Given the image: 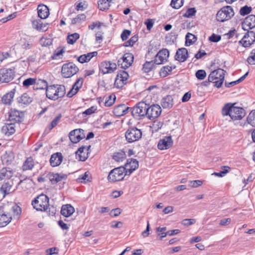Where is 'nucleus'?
<instances>
[{
    "mask_svg": "<svg viewBox=\"0 0 255 255\" xmlns=\"http://www.w3.org/2000/svg\"><path fill=\"white\" fill-rule=\"evenodd\" d=\"M234 104H225L222 109V114L223 116H229L234 121L240 120L245 116V111L242 108L235 107Z\"/></svg>",
    "mask_w": 255,
    "mask_h": 255,
    "instance_id": "nucleus-1",
    "label": "nucleus"
},
{
    "mask_svg": "<svg viewBox=\"0 0 255 255\" xmlns=\"http://www.w3.org/2000/svg\"><path fill=\"white\" fill-rule=\"evenodd\" d=\"M226 71L219 68L211 72L208 76V80L215 84L217 88H220L224 81Z\"/></svg>",
    "mask_w": 255,
    "mask_h": 255,
    "instance_id": "nucleus-2",
    "label": "nucleus"
},
{
    "mask_svg": "<svg viewBox=\"0 0 255 255\" xmlns=\"http://www.w3.org/2000/svg\"><path fill=\"white\" fill-rule=\"evenodd\" d=\"M32 205L37 211H46L49 206V198L46 195L41 194L32 201Z\"/></svg>",
    "mask_w": 255,
    "mask_h": 255,
    "instance_id": "nucleus-3",
    "label": "nucleus"
},
{
    "mask_svg": "<svg viewBox=\"0 0 255 255\" xmlns=\"http://www.w3.org/2000/svg\"><path fill=\"white\" fill-rule=\"evenodd\" d=\"M148 105L145 102H139L135 106L131 108L130 112L132 116L135 119H139L141 117H147Z\"/></svg>",
    "mask_w": 255,
    "mask_h": 255,
    "instance_id": "nucleus-4",
    "label": "nucleus"
},
{
    "mask_svg": "<svg viewBox=\"0 0 255 255\" xmlns=\"http://www.w3.org/2000/svg\"><path fill=\"white\" fill-rule=\"evenodd\" d=\"M126 168L120 166L112 169L109 173L108 179L110 182H115L123 180L126 175Z\"/></svg>",
    "mask_w": 255,
    "mask_h": 255,
    "instance_id": "nucleus-5",
    "label": "nucleus"
},
{
    "mask_svg": "<svg viewBox=\"0 0 255 255\" xmlns=\"http://www.w3.org/2000/svg\"><path fill=\"white\" fill-rule=\"evenodd\" d=\"M234 15V11L231 6L223 7L216 14L217 21L224 22L231 19Z\"/></svg>",
    "mask_w": 255,
    "mask_h": 255,
    "instance_id": "nucleus-6",
    "label": "nucleus"
},
{
    "mask_svg": "<svg viewBox=\"0 0 255 255\" xmlns=\"http://www.w3.org/2000/svg\"><path fill=\"white\" fill-rule=\"evenodd\" d=\"M79 71L78 67L73 62L64 64L62 67L61 74L64 78H70Z\"/></svg>",
    "mask_w": 255,
    "mask_h": 255,
    "instance_id": "nucleus-7",
    "label": "nucleus"
},
{
    "mask_svg": "<svg viewBox=\"0 0 255 255\" xmlns=\"http://www.w3.org/2000/svg\"><path fill=\"white\" fill-rule=\"evenodd\" d=\"M142 136L140 129L136 128H129L125 133L126 140L129 143L133 142L138 140Z\"/></svg>",
    "mask_w": 255,
    "mask_h": 255,
    "instance_id": "nucleus-8",
    "label": "nucleus"
},
{
    "mask_svg": "<svg viewBox=\"0 0 255 255\" xmlns=\"http://www.w3.org/2000/svg\"><path fill=\"white\" fill-rule=\"evenodd\" d=\"M14 68H4L0 70V81L8 83L12 80L15 76Z\"/></svg>",
    "mask_w": 255,
    "mask_h": 255,
    "instance_id": "nucleus-9",
    "label": "nucleus"
},
{
    "mask_svg": "<svg viewBox=\"0 0 255 255\" xmlns=\"http://www.w3.org/2000/svg\"><path fill=\"white\" fill-rule=\"evenodd\" d=\"M133 58V55L131 53H126L118 60V65L119 66H121L122 68L126 69L132 64Z\"/></svg>",
    "mask_w": 255,
    "mask_h": 255,
    "instance_id": "nucleus-10",
    "label": "nucleus"
},
{
    "mask_svg": "<svg viewBox=\"0 0 255 255\" xmlns=\"http://www.w3.org/2000/svg\"><path fill=\"white\" fill-rule=\"evenodd\" d=\"M255 41V32L248 31L239 43L244 47H249Z\"/></svg>",
    "mask_w": 255,
    "mask_h": 255,
    "instance_id": "nucleus-11",
    "label": "nucleus"
},
{
    "mask_svg": "<svg viewBox=\"0 0 255 255\" xmlns=\"http://www.w3.org/2000/svg\"><path fill=\"white\" fill-rule=\"evenodd\" d=\"M161 113V108L159 105L153 104L149 106L148 105L147 118L148 119L153 120L158 118L160 115Z\"/></svg>",
    "mask_w": 255,
    "mask_h": 255,
    "instance_id": "nucleus-12",
    "label": "nucleus"
},
{
    "mask_svg": "<svg viewBox=\"0 0 255 255\" xmlns=\"http://www.w3.org/2000/svg\"><path fill=\"white\" fill-rule=\"evenodd\" d=\"M128 77V73L124 70L120 71L117 75L115 86L118 88H122L126 83Z\"/></svg>",
    "mask_w": 255,
    "mask_h": 255,
    "instance_id": "nucleus-13",
    "label": "nucleus"
},
{
    "mask_svg": "<svg viewBox=\"0 0 255 255\" xmlns=\"http://www.w3.org/2000/svg\"><path fill=\"white\" fill-rule=\"evenodd\" d=\"M71 141L76 143L85 137L84 130L82 129H76L72 130L69 134Z\"/></svg>",
    "mask_w": 255,
    "mask_h": 255,
    "instance_id": "nucleus-14",
    "label": "nucleus"
},
{
    "mask_svg": "<svg viewBox=\"0 0 255 255\" xmlns=\"http://www.w3.org/2000/svg\"><path fill=\"white\" fill-rule=\"evenodd\" d=\"M117 69V65L110 61L102 62L100 66V70L104 74L111 73Z\"/></svg>",
    "mask_w": 255,
    "mask_h": 255,
    "instance_id": "nucleus-15",
    "label": "nucleus"
},
{
    "mask_svg": "<svg viewBox=\"0 0 255 255\" xmlns=\"http://www.w3.org/2000/svg\"><path fill=\"white\" fill-rule=\"evenodd\" d=\"M169 52L167 49H162L160 50L155 57L154 63L155 64H161L167 61L169 57Z\"/></svg>",
    "mask_w": 255,
    "mask_h": 255,
    "instance_id": "nucleus-16",
    "label": "nucleus"
},
{
    "mask_svg": "<svg viewBox=\"0 0 255 255\" xmlns=\"http://www.w3.org/2000/svg\"><path fill=\"white\" fill-rule=\"evenodd\" d=\"M138 167V161L133 158L127 159L125 168H126V175H129Z\"/></svg>",
    "mask_w": 255,
    "mask_h": 255,
    "instance_id": "nucleus-17",
    "label": "nucleus"
},
{
    "mask_svg": "<svg viewBox=\"0 0 255 255\" xmlns=\"http://www.w3.org/2000/svg\"><path fill=\"white\" fill-rule=\"evenodd\" d=\"M173 145V140L171 136H165L159 140L157 147L160 150L167 149Z\"/></svg>",
    "mask_w": 255,
    "mask_h": 255,
    "instance_id": "nucleus-18",
    "label": "nucleus"
},
{
    "mask_svg": "<svg viewBox=\"0 0 255 255\" xmlns=\"http://www.w3.org/2000/svg\"><path fill=\"white\" fill-rule=\"evenodd\" d=\"M131 108L128 107L125 104H120L114 108L113 114L117 117H121L127 114L128 111H130Z\"/></svg>",
    "mask_w": 255,
    "mask_h": 255,
    "instance_id": "nucleus-19",
    "label": "nucleus"
},
{
    "mask_svg": "<svg viewBox=\"0 0 255 255\" xmlns=\"http://www.w3.org/2000/svg\"><path fill=\"white\" fill-rule=\"evenodd\" d=\"M255 27V15L251 14L246 17L243 22V28L248 30Z\"/></svg>",
    "mask_w": 255,
    "mask_h": 255,
    "instance_id": "nucleus-20",
    "label": "nucleus"
},
{
    "mask_svg": "<svg viewBox=\"0 0 255 255\" xmlns=\"http://www.w3.org/2000/svg\"><path fill=\"white\" fill-rule=\"evenodd\" d=\"M188 56V51L186 48H179L175 55V59L179 62H183L187 60Z\"/></svg>",
    "mask_w": 255,
    "mask_h": 255,
    "instance_id": "nucleus-21",
    "label": "nucleus"
},
{
    "mask_svg": "<svg viewBox=\"0 0 255 255\" xmlns=\"http://www.w3.org/2000/svg\"><path fill=\"white\" fill-rule=\"evenodd\" d=\"M63 155L61 152L53 153L50 157V163L52 167L59 166L63 160Z\"/></svg>",
    "mask_w": 255,
    "mask_h": 255,
    "instance_id": "nucleus-22",
    "label": "nucleus"
},
{
    "mask_svg": "<svg viewBox=\"0 0 255 255\" xmlns=\"http://www.w3.org/2000/svg\"><path fill=\"white\" fill-rule=\"evenodd\" d=\"M22 121V117L20 116L18 111H11L9 115L8 122L12 123L16 125H19Z\"/></svg>",
    "mask_w": 255,
    "mask_h": 255,
    "instance_id": "nucleus-23",
    "label": "nucleus"
},
{
    "mask_svg": "<svg viewBox=\"0 0 255 255\" xmlns=\"http://www.w3.org/2000/svg\"><path fill=\"white\" fill-rule=\"evenodd\" d=\"M67 175L63 173H52L50 174L49 178L51 183L54 184H56L62 180H65L67 178Z\"/></svg>",
    "mask_w": 255,
    "mask_h": 255,
    "instance_id": "nucleus-24",
    "label": "nucleus"
},
{
    "mask_svg": "<svg viewBox=\"0 0 255 255\" xmlns=\"http://www.w3.org/2000/svg\"><path fill=\"white\" fill-rule=\"evenodd\" d=\"M33 28L40 31H45L47 29V23H43L40 19H35L32 21Z\"/></svg>",
    "mask_w": 255,
    "mask_h": 255,
    "instance_id": "nucleus-25",
    "label": "nucleus"
},
{
    "mask_svg": "<svg viewBox=\"0 0 255 255\" xmlns=\"http://www.w3.org/2000/svg\"><path fill=\"white\" fill-rule=\"evenodd\" d=\"M83 84V79L79 78L75 83L72 89H71L67 93V96L69 98L72 97L75 95L78 91L79 89L81 87Z\"/></svg>",
    "mask_w": 255,
    "mask_h": 255,
    "instance_id": "nucleus-26",
    "label": "nucleus"
},
{
    "mask_svg": "<svg viewBox=\"0 0 255 255\" xmlns=\"http://www.w3.org/2000/svg\"><path fill=\"white\" fill-rule=\"evenodd\" d=\"M88 150V149L86 146H83L78 148L75 153L76 156H78L80 161H84L87 159Z\"/></svg>",
    "mask_w": 255,
    "mask_h": 255,
    "instance_id": "nucleus-27",
    "label": "nucleus"
},
{
    "mask_svg": "<svg viewBox=\"0 0 255 255\" xmlns=\"http://www.w3.org/2000/svg\"><path fill=\"white\" fill-rule=\"evenodd\" d=\"M74 212V208L70 204L64 205L62 206L61 214L65 217L71 216Z\"/></svg>",
    "mask_w": 255,
    "mask_h": 255,
    "instance_id": "nucleus-28",
    "label": "nucleus"
},
{
    "mask_svg": "<svg viewBox=\"0 0 255 255\" xmlns=\"http://www.w3.org/2000/svg\"><path fill=\"white\" fill-rule=\"evenodd\" d=\"M37 12L38 16L41 19H45L49 14V8L45 5H39L37 7Z\"/></svg>",
    "mask_w": 255,
    "mask_h": 255,
    "instance_id": "nucleus-29",
    "label": "nucleus"
},
{
    "mask_svg": "<svg viewBox=\"0 0 255 255\" xmlns=\"http://www.w3.org/2000/svg\"><path fill=\"white\" fill-rule=\"evenodd\" d=\"M15 128L16 124L8 122L7 121V123H5V125L2 127V130L5 131L6 135L9 136L12 135L15 132Z\"/></svg>",
    "mask_w": 255,
    "mask_h": 255,
    "instance_id": "nucleus-30",
    "label": "nucleus"
},
{
    "mask_svg": "<svg viewBox=\"0 0 255 255\" xmlns=\"http://www.w3.org/2000/svg\"><path fill=\"white\" fill-rule=\"evenodd\" d=\"M161 105L163 108H171L173 105V99L171 95H167L161 100Z\"/></svg>",
    "mask_w": 255,
    "mask_h": 255,
    "instance_id": "nucleus-31",
    "label": "nucleus"
},
{
    "mask_svg": "<svg viewBox=\"0 0 255 255\" xmlns=\"http://www.w3.org/2000/svg\"><path fill=\"white\" fill-rule=\"evenodd\" d=\"M176 68V66L170 64V65L163 66L160 70V75L163 77H165L171 73L172 70Z\"/></svg>",
    "mask_w": 255,
    "mask_h": 255,
    "instance_id": "nucleus-32",
    "label": "nucleus"
},
{
    "mask_svg": "<svg viewBox=\"0 0 255 255\" xmlns=\"http://www.w3.org/2000/svg\"><path fill=\"white\" fill-rule=\"evenodd\" d=\"M15 89H13L9 92L4 95L1 99L2 102L5 105H10L13 98Z\"/></svg>",
    "mask_w": 255,
    "mask_h": 255,
    "instance_id": "nucleus-33",
    "label": "nucleus"
},
{
    "mask_svg": "<svg viewBox=\"0 0 255 255\" xmlns=\"http://www.w3.org/2000/svg\"><path fill=\"white\" fill-rule=\"evenodd\" d=\"M17 102L22 105H28L32 101V98L28 94L24 93L17 98Z\"/></svg>",
    "mask_w": 255,
    "mask_h": 255,
    "instance_id": "nucleus-34",
    "label": "nucleus"
},
{
    "mask_svg": "<svg viewBox=\"0 0 255 255\" xmlns=\"http://www.w3.org/2000/svg\"><path fill=\"white\" fill-rule=\"evenodd\" d=\"M46 97L51 100H57V97H55L56 91H55V85L47 86V88L46 89Z\"/></svg>",
    "mask_w": 255,
    "mask_h": 255,
    "instance_id": "nucleus-35",
    "label": "nucleus"
},
{
    "mask_svg": "<svg viewBox=\"0 0 255 255\" xmlns=\"http://www.w3.org/2000/svg\"><path fill=\"white\" fill-rule=\"evenodd\" d=\"M11 219L12 218L10 215L5 214H0V227L6 226L10 222Z\"/></svg>",
    "mask_w": 255,
    "mask_h": 255,
    "instance_id": "nucleus-36",
    "label": "nucleus"
},
{
    "mask_svg": "<svg viewBox=\"0 0 255 255\" xmlns=\"http://www.w3.org/2000/svg\"><path fill=\"white\" fill-rule=\"evenodd\" d=\"M34 166V160L30 156L26 158L22 165V169L24 171L31 170Z\"/></svg>",
    "mask_w": 255,
    "mask_h": 255,
    "instance_id": "nucleus-37",
    "label": "nucleus"
},
{
    "mask_svg": "<svg viewBox=\"0 0 255 255\" xmlns=\"http://www.w3.org/2000/svg\"><path fill=\"white\" fill-rule=\"evenodd\" d=\"M55 91H56L55 93H56V94L55 95H56V96L55 97H57V99L59 98H62L63 97L65 94V92H66V90H65V87L63 85H55Z\"/></svg>",
    "mask_w": 255,
    "mask_h": 255,
    "instance_id": "nucleus-38",
    "label": "nucleus"
},
{
    "mask_svg": "<svg viewBox=\"0 0 255 255\" xmlns=\"http://www.w3.org/2000/svg\"><path fill=\"white\" fill-rule=\"evenodd\" d=\"M126 157V153L123 150L116 152L113 155V159L117 162L123 161Z\"/></svg>",
    "mask_w": 255,
    "mask_h": 255,
    "instance_id": "nucleus-39",
    "label": "nucleus"
},
{
    "mask_svg": "<svg viewBox=\"0 0 255 255\" xmlns=\"http://www.w3.org/2000/svg\"><path fill=\"white\" fill-rule=\"evenodd\" d=\"M11 187L12 185L8 182L3 183L0 188V191L3 194V197L9 193Z\"/></svg>",
    "mask_w": 255,
    "mask_h": 255,
    "instance_id": "nucleus-40",
    "label": "nucleus"
},
{
    "mask_svg": "<svg viewBox=\"0 0 255 255\" xmlns=\"http://www.w3.org/2000/svg\"><path fill=\"white\" fill-rule=\"evenodd\" d=\"M185 39V45L186 46L193 44L197 40L196 37L189 32L187 33L186 34Z\"/></svg>",
    "mask_w": 255,
    "mask_h": 255,
    "instance_id": "nucleus-41",
    "label": "nucleus"
},
{
    "mask_svg": "<svg viewBox=\"0 0 255 255\" xmlns=\"http://www.w3.org/2000/svg\"><path fill=\"white\" fill-rule=\"evenodd\" d=\"M109 0H99L98 1V7L101 10H105L109 9L110 3Z\"/></svg>",
    "mask_w": 255,
    "mask_h": 255,
    "instance_id": "nucleus-42",
    "label": "nucleus"
},
{
    "mask_svg": "<svg viewBox=\"0 0 255 255\" xmlns=\"http://www.w3.org/2000/svg\"><path fill=\"white\" fill-rule=\"evenodd\" d=\"M91 177L88 171L85 172L84 174L80 175L77 179V181L81 183H86L90 181Z\"/></svg>",
    "mask_w": 255,
    "mask_h": 255,
    "instance_id": "nucleus-43",
    "label": "nucleus"
},
{
    "mask_svg": "<svg viewBox=\"0 0 255 255\" xmlns=\"http://www.w3.org/2000/svg\"><path fill=\"white\" fill-rule=\"evenodd\" d=\"M249 74V72H247L245 75H244L243 76H242L241 78H240L238 80L233 81L231 82L227 83L225 82V86L228 88L233 87L235 86V85L241 82L243 80L245 79V78L247 77V76Z\"/></svg>",
    "mask_w": 255,
    "mask_h": 255,
    "instance_id": "nucleus-44",
    "label": "nucleus"
},
{
    "mask_svg": "<svg viewBox=\"0 0 255 255\" xmlns=\"http://www.w3.org/2000/svg\"><path fill=\"white\" fill-rule=\"evenodd\" d=\"M154 61H146L142 66V70L144 73L151 71L154 66Z\"/></svg>",
    "mask_w": 255,
    "mask_h": 255,
    "instance_id": "nucleus-45",
    "label": "nucleus"
},
{
    "mask_svg": "<svg viewBox=\"0 0 255 255\" xmlns=\"http://www.w3.org/2000/svg\"><path fill=\"white\" fill-rule=\"evenodd\" d=\"M79 37L80 35L77 33L68 35L67 38V43L70 44H73Z\"/></svg>",
    "mask_w": 255,
    "mask_h": 255,
    "instance_id": "nucleus-46",
    "label": "nucleus"
},
{
    "mask_svg": "<svg viewBox=\"0 0 255 255\" xmlns=\"http://www.w3.org/2000/svg\"><path fill=\"white\" fill-rule=\"evenodd\" d=\"M247 121L249 124L255 127V110L252 111L249 113Z\"/></svg>",
    "mask_w": 255,
    "mask_h": 255,
    "instance_id": "nucleus-47",
    "label": "nucleus"
},
{
    "mask_svg": "<svg viewBox=\"0 0 255 255\" xmlns=\"http://www.w3.org/2000/svg\"><path fill=\"white\" fill-rule=\"evenodd\" d=\"M35 84L36 86H34V88L36 89H45L48 86L47 82L41 79H39L37 82L36 81Z\"/></svg>",
    "mask_w": 255,
    "mask_h": 255,
    "instance_id": "nucleus-48",
    "label": "nucleus"
},
{
    "mask_svg": "<svg viewBox=\"0 0 255 255\" xmlns=\"http://www.w3.org/2000/svg\"><path fill=\"white\" fill-rule=\"evenodd\" d=\"M11 176V172L6 168H3L0 170V181L4 178H9Z\"/></svg>",
    "mask_w": 255,
    "mask_h": 255,
    "instance_id": "nucleus-49",
    "label": "nucleus"
},
{
    "mask_svg": "<svg viewBox=\"0 0 255 255\" xmlns=\"http://www.w3.org/2000/svg\"><path fill=\"white\" fill-rule=\"evenodd\" d=\"M86 16L84 14H78L77 16L72 19L71 21L72 24H76L77 23H80L82 21L86 20Z\"/></svg>",
    "mask_w": 255,
    "mask_h": 255,
    "instance_id": "nucleus-50",
    "label": "nucleus"
},
{
    "mask_svg": "<svg viewBox=\"0 0 255 255\" xmlns=\"http://www.w3.org/2000/svg\"><path fill=\"white\" fill-rule=\"evenodd\" d=\"M252 10L251 6L245 5L242 7L240 10V14L242 16H245L249 14Z\"/></svg>",
    "mask_w": 255,
    "mask_h": 255,
    "instance_id": "nucleus-51",
    "label": "nucleus"
},
{
    "mask_svg": "<svg viewBox=\"0 0 255 255\" xmlns=\"http://www.w3.org/2000/svg\"><path fill=\"white\" fill-rule=\"evenodd\" d=\"M183 4V0H172L170 5L175 9H178Z\"/></svg>",
    "mask_w": 255,
    "mask_h": 255,
    "instance_id": "nucleus-52",
    "label": "nucleus"
},
{
    "mask_svg": "<svg viewBox=\"0 0 255 255\" xmlns=\"http://www.w3.org/2000/svg\"><path fill=\"white\" fill-rule=\"evenodd\" d=\"M138 40V36L136 35L132 36L129 40L126 41L124 46L125 47L132 46Z\"/></svg>",
    "mask_w": 255,
    "mask_h": 255,
    "instance_id": "nucleus-53",
    "label": "nucleus"
},
{
    "mask_svg": "<svg viewBox=\"0 0 255 255\" xmlns=\"http://www.w3.org/2000/svg\"><path fill=\"white\" fill-rule=\"evenodd\" d=\"M224 170L221 171L219 172H214L212 174V175H215L218 177H223L225 176L228 172H229V170L230 169V167L227 166H223Z\"/></svg>",
    "mask_w": 255,
    "mask_h": 255,
    "instance_id": "nucleus-54",
    "label": "nucleus"
},
{
    "mask_svg": "<svg viewBox=\"0 0 255 255\" xmlns=\"http://www.w3.org/2000/svg\"><path fill=\"white\" fill-rule=\"evenodd\" d=\"M196 12V10L195 8H188L185 13L183 14V16L184 17H191L192 16L195 15Z\"/></svg>",
    "mask_w": 255,
    "mask_h": 255,
    "instance_id": "nucleus-55",
    "label": "nucleus"
},
{
    "mask_svg": "<svg viewBox=\"0 0 255 255\" xmlns=\"http://www.w3.org/2000/svg\"><path fill=\"white\" fill-rule=\"evenodd\" d=\"M36 79L32 78H29L25 79L23 82V86L25 87H28L31 85H34L36 83Z\"/></svg>",
    "mask_w": 255,
    "mask_h": 255,
    "instance_id": "nucleus-56",
    "label": "nucleus"
},
{
    "mask_svg": "<svg viewBox=\"0 0 255 255\" xmlns=\"http://www.w3.org/2000/svg\"><path fill=\"white\" fill-rule=\"evenodd\" d=\"M196 78L200 80H203L206 76V73L204 70H198L195 73Z\"/></svg>",
    "mask_w": 255,
    "mask_h": 255,
    "instance_id": "nucleus-57",
    "label": "nucleus"
},
{
    "mask_svg": "<svg viewBox=\"0 0 255 255\" xmlns=\"http://www.w3.org/2000/svg\"><path fill=\"white\" fill-rule=\"evenodd\" d=\"M247 62L251 65L255 64V49L252 50L250 55L247 59Z\"/></svg>",
    "mask_w": 255,
    "mask_h": 255,
    "instance_id": "nucleus-58",
    "label": "nucleus"
},
{
    "mask_svg": "<svg viewBox=\"0 0 255 255\" xmlns=\"http://www.w3.org/2000/svg\"><path fill=\"white\" fill-rule=\"evenodd\" d=\"M61 115L59 114L56 116L54 119L51 122L50 124V129H51L55 127H56L61 118Z\"/></svg>",
    "mask_w": 255,
    "mask_h": 255,
    "instance_id": "nucleus-59",
    "label": "nucleus"
},
{
    "mask_svg": "<svg viewBox=\"0 0 255 255\" xmlns=\"http://www.w3.org/2000/svg\"><path fill=\"white\" fill-rule=\"evenodd\" d=\"M221 39V36L220 35H217L215 33H213L209 37V40L213 42H217L219 41Z\"/></svg>",
    "mask_w": 255,
    "mask_h": 255,
    "instance_id": "nucleus-60",
    "label": "nucleus"
},
{
    "mask_svg": "<svg viewBox=\"0 0 255 255\" xmlns=\"http://www.w3.org/2000/svg\"><path fill=\"white\" fill-rule=\"evenodd\" d=\"M195 222L196 220L194 219H185L182 221V224L185 226H189L195 224Z\"/></svg>",
    "mask_w": 255,
    "mask_h": 255,
    "instance_id": "nucleus-61",
    "label": "nucleus"
},
{
    "mask_svg": "<svg viewBox=\"0 0 255 255\" xmlns=\"http://www.w3.org/2000/svg\"><path fill=\"white\" fill-rule=\"evenodd\" d=\"M116 99V97L114 96V97L112 98V96H110L109 97V99L107 100H106L105 102V105L106 107H110L113 105V104L114 103Z\"/></svg>",
    "mask_w": 255,
    "mask_h": 255,
    "instance_id": "nucleus-62",
    "label": "nucleus"
},
{
    "mask_svg": "<svg viewBox=\"0 0 255 255\" xmlns=\"http://www.w3.org/2000/svg\"><path fill=\"white\" fill-rule=\"evenodd\" d=\"M130 31L125 29L121 34V37L123 41L126 40L130 34Z\"/></svg>",
    "mask_w": 255,
    "mask_h": 255,
    "instance_id": "nucleus-63",
    "label": "nucleus"
},
{
    "mask_svg": "<svg viewBox=\"0 0 255 255\" xmlns=\"http://www.w3.org/2000/svg\"><path fill=\"white\" fill-rule=\"evenodd\" d=\"M96 110L97 107L95 106H92L85 110L84 112H83V115H90L92 114L95 113V112Z\"/></svg>",
    "mask_w": 255,
    "mask_h": 255,
    "instance_id": "nucleus-64",
    "label": "nucleus"
}]
</instances>
